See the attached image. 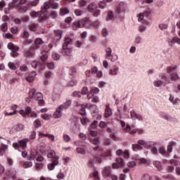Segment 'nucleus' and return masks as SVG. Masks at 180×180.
Wrapping results in <instances>:
<instances>
[{
	"instance_id": "obj_1",
	"label": "nucleus",
	"mask_w": 180,
	"mask_h": 180,
	"mask_svg": "<svg viewBox=\"0 0 180 180\" xmlns=\"http://www.w3.org/2000/svg\"><path fill=\"white\" fill-rule=\"evenodd\" d=\"M51 9H58V4L54 1H50L49 4L44 3V6L41 7L43 13H46L45 16L46 19H56L58 15L57 11H51Z\"/></svg>"
},
{
	"instance_id": "obj_2",
	"label": "nucleus",
	"mask_w": 180,
	"mask_h": 180,
	"mask_svg": "<svg viewBox=\"0 0 180 180\" xmlns=\"http://www.w3.org/2000/svg\"><path fill=\"white\" fill-rule=\"evenodd\" d=\"M159 78L163 84H171L172 81H176L177 79H179L176 73H172L169 76L167 75V73H160L159 75Z\"/></svg>"
},
{
	"instance_id": "obj_3",
	"label": "nucleus",
	"mask_w": 180,
	"mask_h": 180,
	"mask_svg": "<svg viewBox=\"0 0 180 180\" xmlns=\"http://www.w3.org/2000/svg\"><path fill=\"white\" fill-rule=\"evenodd\" d=\"M30 99L32 101H37L38 102V105L42 106L44 105V101H43V94L41 93L36 92L34 90H31L30 91Z\"/></svg>"
},
{
	"instance_id": "obj_4",
	"label": "nucleus",
	"mask_w": 180,
	"mask_h": 180,
	"mask_svg": "<svg viewBox=\"0 0 180 180\" xmlns=\"http://www.w3.org/2000/svg\"><path fill=\"white\" fill-rule=\"evenodd\" d=\"M89 22V18H84L79 20H77L72 23V27L73 30H78L81 27H85V25Z\"/></svg>"
},
{
	"instance_id": "obj_5",
	"label": "nucleus",
	"mask_w": 180,
	"mask_h": 180,
	"mask_svg": "<svg viewBox=\"0 0 180 180\" xmlns=\"http://www.w3.org/2000/svg\"><path fill=\"white\" fill-rule=\"evenodd\" d=\"M88 11L92 13L93 16L98 18L101 15V11L98 9V5L96 3H91L88 6Z\"/></svg>"
},
{
	"instance_id": "obj_6",
	"label": "nucleus",
	"mask_w": 180,
	"mask_h": 180,
	"mask_svg": "<svg viewBox=\"0 0 180 180\" xmlns=\"http://www.w3.org/2000/svg\"><path fill=\"white\" fill-rule=\"evenodd\" d=\"M8 49L9 50H11V56L12 57H18V51H19V48L18 47V46L15 45L12 42H10L8 44Z\"/></svg>"
},
{
	"instance_id": "obj_7",
	"label": "nucleus",
	"mask_w": 180,
	"mask_h": 180,
	"mask_svg": "<svg viewBox=\"0 0 180 180\" xmlns=\"http://www.w3.org/2000/svg\"><path fill=\"white\" fill-rule=\"evenodd\" d=\"M43 161H44V158L41 156H37V158H35L36 169H37V171L43 169V167H44Z\"/></svg>"
},
{
	"instance_id": "obj_8",
	"label": "nucleus",
	"mask_w": 180,
	"mask_h": 180,
	"mask_svg": "<svg viewBox=\"0 0 180 180\" xmlns=\"http://www.w3.org/2000/svg\"><path fill=\"white\" fill-rule=\"evenodd\" d=\"M105 53H106V58L107 60H110L112 63L116 61L117 60V55H115L114 56L112 55V49L110 48H107L105 49ZM114 57V58H112Z\"/></svg>"
},
{
	"instance_id": "obj_9",
	"label": "nucleus",
	"mask_w": 180,
	"mask_h": 180,
	"mask_svg": "<svg viewBox=\"0 0 180 180\" xmlns=\"http://www.w3.org/2000/svg\"><path fill=\"white\" fill-rule=\"evenodd\" d=\"M123 131L124 133H129L130 134H134L137 133V129L134 127H130L129 125L127 124L125 127L123 128Z\"/></svg>"
},
{
	"instance_id": "obj_10",
	"label": "nucleus",
	"mask_w": 180,
	"mask_h": 180,
	"mask_svg": "<svg viewBox=\"0 0 180 180\" xmlns=\"http://www.w3.org/2000/svg\"><path fill=\"white\" fill-rule=\"evenodd\" d=\"M95 162H98V164H101V162H102V159L98 156H95L93 159L89 160V165L90 167H94Z\"/></svg>"
},
{
	"instance_id": "obj_11",
	"label": "nucleus",
	"mask_w": 180,
	"mask_h": 180,
	"mask_svg": "<svg viewBox=\"0 0 180 180\" xmlns=\"http://www.w3.org/2000/svg\"><path fill=\"white\" fill-rule=\"evenodd\" d=\"M18 143L20 144V147H21L22 150H26V148H27V143H29V139H25L22 140H19Z\"/></svg>"
},
{
	"instance_id": "obj_12",
	"label": "nucleus",
	"mask_w": 180,
	"mask_h": 180,
	"mask_svg": "<svg viewBox=\"0 0 180 180\" xmlns=\"http://www.w3.org/2000/svg\"><path fill=\"white\" fill-rule=\"evenodd\" d=\"M25 129V125L22 124H17L13 127V130L16 132L23 131Z\"/></svg>"
},
{
	"instance_id": "obj_13",
	"label": "nucleus",
	"mask_w": 180,
	"mask_h": 180,
	"mask_svg": "<svg viewBox=\"0 0 180 180\" xmlns=\"http://www.w3.org/2000/svg\"><path fill=\"white\" fill-rule=\"evenodd\" d=\"M148 15H150V12H148V11H144L143 13H140L137 15L138 21L141 22V20H143V19H144V18H147V16H148Z\"/></svg>"
},
{
	"instance_id": "obj_14",
	"label": "nucleus",
	"mask_w": 180,
	"mask_h": 180,
	"mask_svg": "<svg viewBox=\"0 0 180 180\" xmlns=\"http://www.w3.org/2000/svg\"><path fill=\"white\" fill-rule=\"evenodd\" d=\"M34 49L35 48H31L30 49L25 50L24 51L25 57H32V56H34Z\"/></svg>"
},
{
	"instance_id": "obj_15",
	"label": "nucleus",
	"mask_w": 180,
	"mask_h": 180,
	"mask_svg": "<svg viewBox=\"0 0 180 180\" xmlns=\"http://www.w3.org/2000/svg\"><path fill=\"white\" fill-rule=\"evenodd\" d=\"M34 43V48L35 49H39L40 46H41L42 44H44V41L41 38L35 39Z\"/></svg>"
},
{
	"instance_id": "obj_16",
	"label": "nucleus",
	"mask_w": 180,
	"mask_h": 180,
	"mask_svg": "<svg viewBox=\"0 0 180 180\" xmlns=\"http://www.w3.org/2000/svg\"><path fill=\"white\" fill-rule=\"evenodd\" d=\"M135 160H136L139 164H143V165H148V164H150V160L144 158H135Z\"/></svg>"
},
{
	"instance_id": "obj_17",
	"label": "nucleus",
	"mask_w": 180,
	"mask_h": 180,
	"mask_svg": "<svg viewBox=\"0 0 180 180\" xmlns=\"http://www.w3.org/2000/svg\"><path fill=\"white\" fill-rule=\"evenodd\" d=\"M89 25H91V26H92L94 29H99L100 26H101V22L98 20H96L94 22H91L89 20V22H87Z\"/></svg>"
},
{
	"instance_id": "obj_18",
	"label": "nucleus",
	"mask_w": 180,
	"mask_h": 180,
	"mask_svg": "<svg viewBox=\"0 0 180 180\" xmlns=\"http://www.w3.org/2000/svg\"><path fill=\"white\" fill-rule=\"evenodd\" d=\"M112 115H113V112H112V109H110V107H109V105H107L105 107V117H110Z\"/></svg>"
},
{
	"instance_id": "obj_19",
	"label": "nucleus",
	"mask_w": 180,
	"mask_h": 180,
	"mask_svg": "<svg viewBox=\"0 0 180 180\" xmlns=\"http://www.w3.org/2000/svg\"><path fill=\"white\" fill-rule=\"evenodd\" d=\"M71 43H72V39H71L70 37H65V41L63 44V49H67L68 45L71 44Z\"/></svg>"
},
{
	"instance_id": "obj_20",
	"label": "nucleus",
	"mask_w": 180,
	"mask_h": 180,
	"mask_svg": "<svg viewBox=\"0 0 180 180\" xmlns=\"http://www.w3.org/2000/svg\"><path fill=\"white\" fill-rule=\"evenodd\" d=\"M37 74H36V72H31L28 77H27L25 78L26 81H27L28 82H32V81H34V78L36 77Z\"/></svg>"
},
{
	"instance_id": "obj_21",
	"label": "nucleus",
	"mask_w": 180,
	"mask_h": 180,
	"mask_svg": "<svg viewBox=\"0 0 180 180\" xmlns=\"http://www.w3.org/2000/svg\"><path fill=\"white\" fill-rule=\"evenodd\" d=\"M86 98L87 99L91 100V102H93L94 103H98V102H99V97H98V96H90L89 95H87Z\"/></svg>"
},
{
	"instance_id": "obj_22",
	"label": "nucleus",
	"mask_w": 180,
	"mask_h": 180,
	"mask_svg": "<svg viewBox=\"0 0 180 180\" xmlns=\"http://www.w3.org/2000/svg\"><path fill=\"white\" fill-rule=\"evenodd\" d=\"M7 151H8V145L3 144L0 147V157H2V155H4V154H5V153H6Z\"/></svg>"
},
{
	"instance_id": "obj_23",
	"label": "nucleus",
	"mask_w": 180,
	"mask_h": 180,
	"mask_svg": "<svg viewBox=\"0 0 180 180\" xmlns=\"http://www.w3.org/2000/svg\"><path fill=\"white\" fill-rule=\"evenodd\" d=\"M90 142L91 143V144H94V146H96L92 148V150L94 151H96V150H98V144H99V141H98L97 139H91L90 140Z\"/></svg>"
},
{
	"instance_id": "obj_24",
	"label": "nucleus",
	"mask_w": 180,
	"mask_h": 180,
	"mask_svg": "<svg viewBox=\"0 0 180 180\" xmlns=\"http://www.w3.org/2000/svg\"><path fill=\"white\" fill-rule=\"evenodd\" d=\"M153 84L154 86H155L156 88H160L162 86V85H164L160 77L158 79L155 80Z\"/></svg>"
},
{
	"instance_id": "obj_25",
	"label": "nucleus",
	"mask_w": 180,
	"mask_h": 180,
	"mask_svg": "<svg viewBox=\"0 0 180 180\" xmlns=\"http://www.w3.org/2000/svg\"><path fill=\"white\" fill-rule=\"evenodd\" d=\"M21 165L23 168H31V167H33V163L30 161H26L21 162Z\"/></svg>"
},
{
	"instance_id": "obj_26",
	"label": "nucleus",
	"mask_w": 180,
	"mask_h": 180,
	"mask_svg": "<svg viewBox=\"0 0 180 180\" xmlns=\"http://www.w3.org/2000/svg\"><path fill=\"white\" fill-rule=\"evenodd\" d=\"M110 167H105L103 171V175H104L105 176H109V175H110Z\"/></svg>"
},
{
	"instance_id": "obj_27",
	"label": "nucleus",
	"mask_w": 180,
	"mask_h": 180,
	"mask_svg": "<svg viewBox=\"0 0 180 180\" xmlns=\"http://www.w3.org/2000/svg\"><path fill=\"white\" fill-rule=\"evenodd\" d=\"M168 42L170 46H172V44H175V43H177L178 44H180V39L179 38H173L168 40Z\"/></svg>"
},
{
	"instance_id": "obj_28",
	"label": "nucleus",
	"mask_w": 180,
	"mask_h": 180,
	"mask_svg": "<svg viewBox=\"0 0 180 180\" xmlns=\"http://www.w3.org/2000/svg\"><path fill=\"white\" fill-rule=\"evenodd\" d=\"M0 30L1 32H8V22H4L0 25Z\"/></svg>"
},
{
	"instance_id": "obj_29",
	"label": "nucleus",
	"mask_w": 180,
	"mask_h": 180,
	"mask_svg": "<svg viewBox=\"0 0 180 180\" xmlns=\"http://www.w3.org/2000/svg\"><path fill=\"white\" fill-rule=\"evenodd\" d=\"M115 15L113 14V11H109L106 16V20H115Z\"/></svg>"
},
{
	"instance_id": "obj_30",
	"label": "nucleus",
	"mask_w": 180,
	"mask_h": 180,
	"mask_svg": "<svg viewBox=\"0 0 180 180\" xmlns=\"http://www.w3.org/2000/svg\"><path fill=\"white\" fill-rule=\"evenodd\" d=\"M60 106H63V109H68L71 106V100H66Z\"/></svg>"
},
{
	"instance_id": "obj_31",
	"label": "nucleus",
	"mask_w": 180,
	"mask_h": 180,
	"mask_svg": "<svg viewBox=\"0 0 180 180\" xmlns=\"http://www.w3.org/2000/svg\"><path fill=\"white\" fill-rule=\"evenodd\" d=\"M117 72H119L118 67H115L114 68L109 70L110 75H117Z\"/></svg>"
},
{
	"instance_id": "obj_32",
	"label": "nucleus",
	"mask_w": 180,
	"mask_h": 180,
	"mask_svg": "<svg viewBox=\"0 0 180 180\" xmlns=\"http://www.w3.org/2000/svg\"><path fill=\"white\" fill-rule=\"evenodd\" d=\"M28 29L32 30V32H36V30H37V25L36 23L32 22L28 25Z\"/></svg>"
},
{
	"instance_id": "obj_33",
	"label": "nucleus",
	"mask_w": 180,
	"mask_h": 180,
	"mask_svg": "<svg viewBox=\"0 0 180 180\" xmlns=\"http://www.w3.org/2000/svg\"><path fill=\"white\" fill-rule=\"evenodd\" d=\"M72 51L71 50V49H69L68 47H67L66 49H63L62 50V53L65 54V56H71Z\"/></svg>"
},
{
	"instance_id": "obj_34",
	"label": "nucleus",
	"mask_w": 180,
	"mask_h": 180,
	"mask_svg": "<svg viewBox=\"0 0 180 180\" xmlns=\"http://www.w3.org/2000/svg\"><path fill=\"white\" fill-rule=\"evenodd\" d=\"M30 15L32 18H40V16H41V11H39V12L31 11Z\"/></svg>"
},
{
	"instance_id": "obj_35",
	"label": "nucleus",
	"mask_w": 180,
	"mask_h": 180,
	"mask_svg": "<svg viewBox=\"0 0 180 180\" xmlns=\"http://www.w3.org/2000/svg\"><path fill=\"white\" fill-rule=\"evenodd\" d=\"M115 161L120 167H123L124 165V162L122 158H116Z\"/></svg>"
},
{
	"instance_id": "obj_36",
	"label": "nucleus",
	"mask_w": 180,
	"mask_h": 180,
	"mask_svg": "<svg viewBox=\"0 0 180 180\" xmlns=\"http://www.w3.org/2000/svg\"><path fill=\"white\" fill-rule=\"evenodd\" d=\"M90 94L92 96H95L96 94H99V89L97 87H93L90 91Z\"/></svg>"
},
{
	"instance_id": "obj_37",
	"label": "nucleus",
	"mask_w": 180,
	"mask_h": 180,
	"mask_svg": "<svg viewBox=\"0 0 180 180\" xmlns=\"http://www.w3.org/2000/svg\"><path fill=\"white\" fill-rule=\"evenodd\" d=\"M60 13L61 16H64V15H67L68 13H70V10H68L67 8H60Z\"/></svg>"
},
{
	"instance_id": "obj_38",
	"label": "nucleus",
	"mask_w": 180,
	"mask_h": 180,
	"mask_svg": "<svg viewBox=\"0 0 180 180\" xmlns=\"http://www.w3.org/2000/svg\"><path fill=\"white\" fill-rule=\"evenodd\" d=\"M46 67L49 70H54L56 68V64L53 62H49L46 63Z\"/></svg>"
},
{
	"instance_id": "obj_39",
	"label": "nucleus",
	"mask_w": 180,
	"mask_h": 180,
	"mask_svg": "<svg viewBox=\"0 0 180 180\" xmlns=\"http://www.w3.org/2000/svg\"><path fill=\"white\" fill-rule=\"evenodd\" d=\"M44 77L46 78V79H50V78H53L54 77V74L53 72L49 71L45 73Z\"/></svg>"
},
{
	"instance_id": "obj_40",
	"label": "nucleus",
	"mask_w": 180,
	"mask_h": 180,
	"mask_svg": "<svg viewBox=\"0 0 180 180\" xmlns=\"http://www.w3.org/2000/svg\"><path fill=\"white\" fill-rule=\"evenodd\" d=\"M34 127H36V129H39V127H41V122L40 120L37 119L34 122Z\"/></svg>"
},
{
	"instance_id": "obj_41",
	"label": "nucleus",
	"mask_w": 180,
	"mask_h": 180,
	"mask_svg": "<svg viewBox=\"0 0 180 180\" xmlns=\"http://www.w3.org/2000/svg\"><path fill=\"white\" fill-rule=\"evenodd\" d=\"M57 155L54 150H50L49 153H47L48 158H54Z\"/></svg>"
},
{
	"instance_id": "obj_42",
	"label": "nucleus",
	"mask_w": 180,
	"mask_h": 180,
	"mask_svg": "<svg viewBox=\"0 0 180 180\" xmlns=\"http://www.w3.org/2000/svg\"><path fill=\"white\" fill-rule=\"evenodd\" d=\"M8 68H10V70H13V71H15V70L18 68L16 65L12 62L8 63Z\"/></svg>"
},
{
	"instance_id": "obj_43",
	"label": "nucleus",
	"mask_w": 180,
	"mask_h": 180,
	"mask_svg": "<svg viewBox=\"0 0 180 180\" xmlns=\"http://www.w3.org/2000/svg\"><path fill=\"white\" fill-rule=\"evenodd\" d=\"M98 6H99L100 9H105V8H106V6H108V5L103 0H102L101 1L99 2Z\"/></svg>"
},
{
	"instance_id": "obj_44",
	"label": "nucleus",
	"mask_w": 180,
	"mask_h": 180,
	"mask_svg": "<svg viewBox=\"0 0 180 180\" xmlns=\"http://www.w3.org/2000/svg\"><path fill=\"white\" fill-rule=\"evenodd\" d=\"M159 153L160 154H162V155H165V157H168V153L165 152V148L161 147L159 148Z\"/></svg>"
},
{
	"instance_id": "obj_45",
	"label": "nucleus",
	"mask_w": 180,
	"mask_h": 180,
	"mask_svg": "<svg viewBox=\"0 0 180 180\" xmlns=\"http://www.w3.org/2000/svg\"><path fill=\"white\" fill-rule=\"evenodd\" d=\"M58 179H64L65 178V173L64 172L60 171V172L57 175Z\"/></svg>"
},
{
	"instance_id": "obj_46",
	"label": "nucleus",
	"mask_w": 180,
	"mask_h": 180,
	"mask_svg": "<svg viewBox=\"0 0 180 180\" xmlns=\"http://www.w3.org/2000/svg\"><path fill=\"white\" fill-rule=\"evenodd\" d=\"M84 13V11L81 10V9H76L75 11V14L76 15V16H82V15Z\"/></svg>"
},
{
	"instance_id": "obj_47",
	"label": "nucleus",
	"mask_w": 180,
	"mask_h": 180,
	"mask_svg": "<svg viewBox=\"0 0 180 180\" xmlns=\"http://www.w3.org/2000/svg\"><path fill=\"white\" fill-rule=\"evenodd\" d=\"M141 146L139 144H133L132 145V150L133 151H139V150H141Z\"/></svg>"
},
{
	"instance_id": "obj_48",
	"label": "nucleus",
	"mask_w": 180,
	"mask_h": 180,
	"mask_svg": "<svg viewBox=\"0 0 180 180\" xmlns=\"http://www.w3.org/2000/svg\"><path fill=\"white\" fill-rule=\"evenodd\" d=\"M60 160V158L58 156H55V158H53L52 164L56 167V165H58V161Z\"/></svg>"
},
{
	"instance_id": "obj_49",
	"label": "nucleus",
	"mask_w": 180,
	"mask_h": 180,
	"mask_svg": "<svg viewBox=\"0 0 180 180\" xmlns=\"http://www.w3.org/2000/svg\"><path fill=\"white\" fill-rule=\"evenodd\" d=\"M51 115L47 113L41 115V117L44 119V120H50V119H51Z\"/></svg>"
},
{
	"instance_id": "obj_50",
	"label": "nucleus",
	"mask_w": 180,
	"mask_h": 180,
	"mask_svg": "<svg viewBox=\"0 0 180 180\" xmlns=\"http://www.w3.org/2000/svg\"><path fill=\"white\" fill-rule=\"evenodd\" d=\"M139 30L141 32V33H144V32L147 30V26H146L144 24H142L139 26Z\"/></svg>"
},
{
	"instance_id": "obj_51",
	"label": "nucleus",
	"mask_w": 180,
	"mask_h": 180,
	"mask_svg": "<svg viewBox=\"0 0 180 180\" xmlns=\"http://www.w3.org/2000/svg\"><path fill=\"white\" fill-rule=\"evenodd\" d=\"M138 145L139 146H143V147H147L148 143L146 141L144 140H139L138 141Z\"/></svg>"
},
{
	"instance_id": "obj_52",
	"label": "nucleus",
	"mask_w": 180,
	"mask_h": 180,
	"mask_svg": "<svg viewBox=\"0 0 180 180\" xmlns=\"http://www.w3.org/2000/svg\"><path fill=\"white\" fill-rule=\"evenodd\" d=\"M127 167H129V168L133 169L135 167H137V163H136V162H129L127 163Z\"/></svg>"
},
{
	"instance_id": "obj_53",
	"label": "nucleus",
	"mask_w": 180,
	"mask_h": 180,
	"mask_svg": "<svg viewBox=\"0 0 180 180\" xmlns=\"http://www.w3.org/2000/svg\"><path fill=\"white\" fill-rule=\"evenodd\" d=\"M98 126L101 127V129H106V127H108V124L103 121H101Z\"/></svg>"
},
{
	"instance_id": "obj_54",
	"label": "nucleus",
	"mask_w": 180,
	"mask_h": 180,
	"mask_svg": "<svg viewBox=\"0 0 180 180\" xmlns=\"http://www.w3.org/2000/svg\"><path fill=\"white\" fill-rule=\"evenodd\" d=\"M176 70V66L172 65L167 68V72H172V71Z\"/></svg>"
},
{
	"instance_id": "obj_55",
	"label": "nucleus",
	"mask_w": 180,
	"mask_h": 180,
	"mask_svg": "<svg viewBox=\"0 0 180 180\" xmlns=\"http://www.w3.org/2000/svg\"><path fill=\"white\" fill-rule=\"evenodd\" d=\"M3 37L4 39H13V35H12L11 33H5L3 34Z\"/></svg>"
},
{
	"instance_id": "obj_56",
	"label": "nucleus",
	"mask_w": 180,
	"mask_h": 180,
	"mask_svg": "<svg viewBox=\"0 0 180 180\" xmlns=\"http://www.w3.org/2000/svg\"><path fill=\"white\" fill-rule=\"evenodd\" d=\"M45 137H48V139H49V140H51V141H54V140L56 139V136L51 134H46Z\"/></svg>"
},
{
	"instance_id": "obj_57",
	"label": "nucleus",
	"mask_w": 180,
	"mask_h": 180,
	"mask_svg": "<svg viewBox=\"0 0 180 180\" xmlns=\"http://www.w3.org/2000/svg\"><path fill=\"white\" fill-rule=\"evenodd\" d=\"M117 12H123L124 11V7L123 6V3H120L117 8Z\"/></svg>"
},
{
	"instance_id": "obj_58",
	"label": "nucleus",
	"mask_w": 180,
	"mask_h": 180,
	"mask_svg": "<svg viewBox=\"0 0 180 180\" xmlns=\"http://www.w3.org/2000/svg\"><path fill=\"white\" fill-rule=\"evenodd\" d=\"M61 116H63V115L60 112H58V111H56L53 113V117L54 119H60V117H61Z\"/></svg>"
},
{
	"instance_id": "obj_59",
	"label": "nucleus",
	"mask_w": 180,
	"mask_h": 180,
	"mask_svg": "<svg viewBox=\"0 0 180 180\" xmlns=\"http://www.w3.org/2000/svg\"><path fill=\"white\" fill-rule=\"evenodd\" d=\"M76 151L78 153V154H85V149L83 148H77Z\"/></svg>"
},
{
	"instance_id": "obj_60",
	"label": "nucleus",
	"mask_w": 180,
	"mask_h": 180,
	"mask_svg": "<svg viewBox=\"0 0 180 180\" xmlns=\"http://www.w3.org/2000/svg\"><path fill=\"white\" fill-rule=\"evenodd\" d=\"M25 113L27 114V116H28V115H30V113H32V108H30V106L25 107Z\"/></svg>"
},
{
	"instance_id": "obj_61",
	"label": "nucleus",
	"mask_w": 180,
	"mask_h": 180,
	"mask_svg": "<svg viewBox=\"0 0 180 180\" xmlns=\"http://www.w3.org/2000/svg\"><path fill=\"white\" fill-rule=\"evenodd\" d=\"M52 58H53V60H60V55L57 53L53 52L52 54Z\"/></svg>"
},
{
	"instance_id": "obj_62",
	"label": "nucleus",
	"mask_w": 180,
	"mask_h": 180,
	"mask_svg": "<svg viewBox=\"0 0 180 180\" xmlns=\"http://www.w3.org/2000/svg\"><path fill=\"white\" fill-rule=\"evenodd\" d=\"M134 43H136V44H141L143 43L141 38L140 37H136Z\"/></svg>"
},
{
	"instance_id": "obj_63",
	"label": "nucleus",
	"mask_w": 180,
	"mask_h": 180,
	"mask_svg": "<svg viewBox=\"0 0 180 180\" xmlns=\"http://www.w3.org/2000/svg\"><path fill=\"white\" fill-rule=\"evenodd\" d=\"M131 117H132V119H136L137 116L139 115V114L136 113V111L132 110L131 111Z\"/></svg>"
},
{
	"instance_id": "obj_64",
	"label": "nucleus",
	"mask_w": 180,
	"mask_h": 180,
	"mask_svg": "<svg viewBox=\"0 0 180 180\" xmlns=\"http://www.w3.org/2000/svg\"><path fill=\"white\" fill-rule=\"evenodd\" d=\"M19 2L18 3H11L10 4V8H19Z\"/></svg>"
}]
</instances>
